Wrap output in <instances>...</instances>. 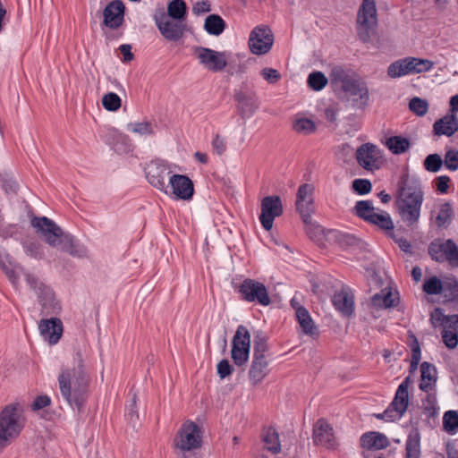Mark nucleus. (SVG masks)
Segmentation results:
<instances>
[{
	"label": "nucleus",
	"mask_w": 458,
	"mask_h": 458,
	"mask_svg": "<svg viewBox=\"0 0 458 458\" xmlns=\"http://www.w3.org/2000/svg\"><path fill=\"white\" fill-rule=\"evenodd\" d=\"M422 203L423 199H396L398 213L408 227H413L418 224Z\"/></svg>",
	"instance_id": "nucleus-14"
},
{
	"label": "nucleus",
	"mask_w": 458,
	"mask_h": 458,
	"mask_svg": "<svg viewBox=\"0 0 458 458\" xmlns=\"http://www.w3.org/2000/svg\"><path fill=\"white\" fill-rule=\"evenodd\" d=\"M443 342L449 349H454L458 344V335L456 332H452L444 329L442 332Z\"/></svg>",
	"instance_id": "nucleus-60"
},
{
	"label": "nucleus",
	"mask_w": 458,
	"mask_h": 458,
	"mask_svg": "<svg viewBox=\"0 0 458 458\" xmlns=\"http://www.w3.org/2000/svg\"><path fill=\"white\" fill-rule=\"evenodd\" d=\"M253 344V356L266 357L265 352L268 351V344L267 337L263 331L258 330L254 332Z\"/></svg>",
	"instance_id": "nucleus-42"
},
{
	"label": "nucleus",
	"mask_w": 458,
	"mask_h": 458,
	"mask_svg": "<svg viewBox=\"0 0 458 458\" xmlns=\"http://www.w3.org/2000/svg\"><path fill=\"white\" fill-rule=\"evenodd\" d=\"M102 106L107 111L115 112L120 109L122 99L116 93L108 92L102 98Z\"/></svg>",
	"instance_id": "nucleus-48"
},
{
	"label": "nucleus",
	"mask_w": 458,
	"mask_h": 458,
	"mask_svg": "<svg viewBox=\"0 0 458 458\" xmlns=\"http://www.w3.org/2000/svg\"><path fill=\"white\" fill-rule=\"evenodd\" d=\"M24 276L26 283L29 284L30 289L35 292L38 298L47 292V290H51V288L46 285L36 275L25 273Z\"/></svg>",
	"instance_id": "nucleus-45"
},
{
	"label": "nucleus",
	"mask_w": 458,
	"mask_h": 458,
	"mask_svg": "<svg viewBox=\"0 0 458 458\" xmlns=\"http://www.w3.org/2000/svg\"><path fill=\"white\" fill-rule=\"evenodd\" d=\"M454 210L449 202H445L439 208L438 214L436 217V225L438 228H447L452 223L454 217Z\"/></svg>",
	"instance_id": "nucleus-37"
},
{
	"label": "nucleus",
	"mask_w": 458,
	"mask_h": 458,
	"mask_svg": "<svg viewBox=\"0 0 458 458\" xmlns=\"http://www.w3.org/2000/svg\"><path fill=\"white\" fill-rule=\"evenodd\" d=\"M444 294L445 301H458V280L454 277H446L444 280Z\"/></svg>",
	"instance_id": "nucleus-43"
},
{
	"label": "nucleus",
	"mask_w": 458,
	"mask_h": 458,
	"mask_svg": "<svg viewBox=\"0 0 458 458\" xmlns=\"http://www.w3.org/2000/svg\"><path fill=\"white\" fill-rule=\"evenodd\" d=\"M24 252L35 259H43L45 257L44 246L38 240H27L22 242Z\"/></svg>",
	"instance_id": "nucleus-39"
},
{
	"label": "nucleus",
	"mask_w": 458,
	"mask_h": 458,
	"mask_svg": "<svg viewBox=\"0 0 458 458\" xmlns=\"http://www.w3.org/2000/svg\"><path fill=\"white\" fill-rule=\"evenodd\" d=\"M38 329L43 338L50 344H57L64 331L62 320L58 318L41 319Z\"/></svg>",
	"instance_id": "nucleus-25"
},
{
	"label": "nucleus",
	"mask_w": 458,
	"mask_h": 458,
	"mask_svg": "<svg viewBox=\"0 0 458 458\" xmlns=\"http://www.w3.org/2000/svg\"><path fill=\"white\" fill-rule=\"evenodd\" d=\"M36 233L50 247L56 248L74 258H83L87 254L85 247L69 233L47 216H34L30 221Z\"/></svg>",
	"instance_id": "nucleus-2"
},
{
	"label": "nucleus",
	"mask_w": 458,
	"mask_h": 458,
	"mask_svg": "<svg viewBox=\"0 0 458 458\" xmlns=\"http://www.w3.org/2000/svg\"><path fill=\"white\" fill-rule=\"evenodd\" d=\"M433 66L431 60L409 56L392 63L387 68V75L399 78L411 73H422L430 71Z\"/></svg>",
	"instance_id": "nucleus-6"
},
{
	"label": "nucleus",
	"mask_w": 458,
	"mask_h": 458,
	"mask_svg": "<svg viewBox=\"0 0 458 458\" xmlns=\"http://www.w3.org/2000/svg\"><path fill=\"white\" fill-rule=\"evenodd\" d=\"M181 439L176 446L182 451H191L201 446L202 430L201 428L192 421H188L182 426L179 431Z\"/></svg>",
	"instance_id": "nucleus-13"
},
{
	"label": "nucleus",
	"mask_w": 458,
	"mask_h": 458,
	"mask_svg": "<svg viewBox=\"0 0 458 458\" xmlns=\"http://www.w3.org/2000/svg\"><path fill=\"white\" fill-rule=\"evenodd\" d=\"M38 299L41 305V313L44 316L57 315L61 311V305L55 299L52 289L47 290V292H45Z\"/></svg>",
	"instance_id": "nucleus-31"
},
{
	"label": "nucleus",
	"mask_w": 458,
	"mask_h": 458,
	"mask_svg": "<svg viewBox=\"0 0 458 458\" xmlns=\"http://www.w3.org/2000/svg\"><path fill=\"white\" fill-rule=\"evenodd\" d=\"M261 213L259 221L266 231L271 230L276 217L280 216L283 212V204L280 196H266L261 200Z\"/></svg>",
	"instance_id": "nucleus-12"
},
{
	"label": "nucleus",
	"mask_w": 458,
	"mask_h": 458,
	"mask_svg": "<svg viewBox=\"0 0 458 458\" xmlns=\"http://www.w3.org/2000/svg\"><path fill=\"white\" fill-rule=\"evenodd\" d=\"M225 28V21L218 14H210L205 19L204 30L209 35L219 36L224 32Z\"/></svg>",
	"instance_id": "nucleus-35"
},
{
	"label": "nucleus",
	"mask_w": 458,
	"mask_h": 458,
	"mask_svg": "<svg viewBox=\"0 0 458 458\" xmlns=\"http://www.w3.org/2000/svg\"><path fill=\"white\" fill-rule=\"evenodd\" d=\"M458 131V117L455 114H446L433 124V132L437 136H453Z\"/></svg>",
	"instance_id": "nucleus-27"
},
{
	"label": "nucleus",
	"mask_w": 458,
	"mask_h": 458,
	"mask_svg": "<svg viewBox=\"0 0 458 458\" xmlns=\"http://www.w3.org/2000/svg\"><path fill=\"white\" fill-rule=\"evenodd\" d=\"M194 53L197 55L199 63L213 72H221L227 65L225 52H217L208 47H196Z\"/></svg>",
	"instance_id": "nucleus-15"
},
{
	"label": "nucleus",
	"mask_w": 458,
	"mask_h": 458,
	"mask_svg": "<svg viewBox=\"0 0 458 458\" xmlns=\"http://www.w3.org/2000/svg\"><path fill=\"white\" fill-rule=\"evenodd\" d=\"M421 382L419 385L420 390L428 393L435 389L437 381V371L436 367L424 361L420 364Z\"/></svg>",
	"instance_id": "nucleus-28"
},
{
	"label": "nucleus",
	"mask_w": 458,
	"mask_h": 458,
	"mask_svg": "<svg viewBox=\"0 0 458 458\" xmlns=\"http://www.w3.org/2000/svg\"><path fill=\"white\" fill-rule=\"evenodd\" d=\"M331 83H340L342 90L352 96H359L358 98H353V104L363 109L368 106L369 96V89L365 82L360 79L352 77L347 71L341 66H335L332 69L330 73Z\"/></svg>",
	"instance_id": "nucleus-3"
},
{
	"label": "nucleus",
	"mask_w": 458,
	"mask_h": 458,
	"mask_svg": "<svg viewBox=\"0 0 458 458\" xmlns=\"http://www.w3.org/2000/svg\"><path fill=\"white\" fill-rule=\"evenodd\" d=\"M153 20L161 36L168 42L180 41L187 30L186 22L167 18L164 8L156 11Z\"/></svg>",
	"instance_id": "nucleus-7"
},
{
	"label": "nucleus",
	"mask_w": 458,
	"mask_h": 458,
	"mask_svg": "<svg viewBox=\"0 0 458 458\" xmlns=\"http://www.w3.org/2000/svg\"><path fill=\"white\" fill-rule=\"evenodd\" d=\"M2 182V188L7 195L15 196L19 191V182L13 176L4 174L0 178Z\"/></svg>",
	"instance_id": "nucleus-49"
},
{
	"label": "nucleus",
	"mask_w": 458,
	"mask_h": 458,
	"mask_svg": "<svg viewBox=\"0 0 458 458\" xmlns=\"http://www.w3.org/2000/svg\"><path fill=\"white\" fill-rule=\"evenodd\" d=\"M250 334L243 325L238 326L232 339L231 358L237 367L246 365L250 358Z\"/></svg>",
	"instance_id": "nucleus-9"
},
{
	"label": "nucleus",
	"mask_w": 458,
	"mask_h": 458,
	"mask_svg": "<svg viewBox=\"0 0 458 458\" xmlns=\"http://www.w3.org/2000/svg\"><path fill=\"white\" fill-rule=\"evenodd\" d=\"M353 214L363 221L369 220L371 216L375 214V208L371 200H359L356 202Z\"/></svg>",
	"instance_id": "nucleus-41"
},
{
	"label": "nucleus",
	"mask_w": 458,
	"mask_h": 458,
	"mask_svg": "<svg viewBox=\"0 0 458 458\" xmlns=\"http://www.w3.org/2000/svg\"><path fill=\"white\" fill-rule=\"evenodd\" d=\"M145 173L148 182L153 187L167 193L168 184L165 182V179L171 174V171L165 165L158 160L152 161L147 165Z\"/></svg>",
	"instance_id": "nucleus-22"
},
{
	"label": "nucleus",
	"mask_w": 458,
	"mask_h": 458,
	"mask_svg": "<svg viewBox=\"0 0 458 458\" xmlns=\"http://www.w3.org/2000/svg\"><path fill=\"white\" fill-rule=\"evenodd\" d=\"M394 410H396L401 415H403L407 411L409 402L405 403V400L395 394L393 401L390 403Z\"/></svg>",
	"instance_id": "nucleus-64"
},
{
	"label": "nucleus",
	"mask_w": 458,
	"mask_h": 458,
	"mask_svg": "<svg viewBox=\"0 0 458 458\" xmlns=\"http://www.w3.org/2000/svg\"><path fill=\"white\" fill-rule=\"evenodd\" d=\"M233 99L236 103L238 114L242 118H250L259 107V97L255 90L242 83L239 89H235Z\"/></svg>",
	"instance_id": "nucleus-10"
},
{
	"label": "nucleus",
	"mask_w": 458,
	"mask_h": 458,
	"mask_svg": "<svg viewBox=\"0 0 458 458\" xmlns=\"http://www.w3.org/2000/svg\"><path fill=\"white\" fill-rule=\"evenodd\" d=\"M327 82L328 80L322 72H313L310 73L307 80L309 87L315 91L323 89Z\"/></svg>",
	"instance_id": "nucleus-46"
},
{
	"label": "nucleus",
	"mask_w": 458,
	"mask_h": 458,
	"mask_svg": "<svg viewBox=\"0 0 458 458\" xmlns=\"http://www.w3.org/2000/svg\"><path fill=\"white\" fill-rule=\"evenodd\" d=\"M19 403L6 405L0 412V451L19 437L24 428Z\"/></svg>",
	"instance_id": "nucleus-4"
},
{
	"label": "nucleus",
	"mask_w": 458,
	"mask_h": 458,
	"mask_svg": "<svg viewBox=\"0 0 458 458\" xmlns=\"http://www.w3.org/2000/svg\"><path fill=\"white\" fill-rule=\"evenodd\" d=\"M367 223L377 225L378 228L385 231H393L394 229V223L390 215L383 210H381L380 213L375 212Z\"/></svg>",
	"instance_id": "nucleus-38"
},
{
	"label": "nucleus",
	"mask_w": 458,
	"mask_h": 458,
	"mask_svg": "<svg viewBox=\"0 0 458 458\" xmlns=\"http://www.w3.org/2000/svg\"><path fill=\"white\" fill-rule=\"evenodd\" d=\"M420 433L418 428H413L407 436L404 458H420Z\"/></svg>",
	"instance_id": "nucleus-32"
},
{
	"label": "nucleus",
	"mask_w": 458,
	"mask_h": 458,
	"mask_svg": "<svg viewBox=\"0 0 458 458\" xmlns=\"http://www.w3.org/2000/svg\"><path fill=\"white\" fill-rule=\"evenodd\" d=\"M443 165L450 171L458 170V149H447L443 159Z\"/></svg>",
	"instance_id": "nucleus-54"
},
{
	"label": "nucleus",
	"mask_w": 458,
	"mask_h": 458,
	"mask_svg": "<svg viewBox=\"0 0 458 458\" xmlns=\"http://www.w3.org/2000/svg\"><path fill=\"white\" fill-rule=\"evenodd\" d=\"M293 130L303 134H310L316 131V125L311 119L299 118L293 123Z\"/></svg>",
	"instance_id": "nucleus-52"
},
{
	"label": "nucleus",
	"mask_w": 458,
	"mask_h": 458,
	"mask_svg": "<svg viewBox=\"0 0 458 458\" xmlns=\"http://www.w3.org/2000/svg\"><path fill=\"white\" fill-rule=\"evenodd\" d=\"M327 240L343 250L346 251H365L367 243L353 233L343 232L335 229L328 230L326 233Z\"/></svg>",
	"instance_id": "nucleus-11"
},
{
	"label": "nucleus",
	"mask_w": 458,
	"mask_h": 458,
	"mask_svg": "<svg viewBox=\"0 0 458 458\" xmlns=\"http://www.w3.org/2000/svg\"><path fill=\"white\" fill-rule=\"evenodd\" d=\"M428 253L430 258L438 262L447 261L453 267H458V246L452 239L443 242L441 239H435L428 247Z\"/></svg>",
	"instance_id": "nucleus-8"
},
{
	"label": "nucleus",
	"mask_w": 458,
	"mask_h": 458,
	"mask_svg": "<svg viewBox=\"0 0 458 458\" xmlns=\"http://www.w3.org/2000/svg\"><path fill=\"white\" fill-rule=\"evenodd\" d=\"M172 188V193L176 199L190 200L194 194V185L192 181L183 174H173L168 181V186Z\"/></svg>",
	"instance_id": "nucleus-24"
},
{
	"label": "nucleus",
	"mask_w": 458,
	"mask_h": 458,
	"mask_svg": "<svg viewBox=\"0 0 458 458\" xmlns=\"http://www.w3.org/2000/svg\"><path fill=\"white\" fill-rule=\"evenodd\" d=\"M387 437L377 431H369L360 437V445L364 450L377 451L386 449L389 445Z\"/></svg>",
	"instance_id": "nucleus-26"
},
{
	"label": "nucleus",
	"mask_w": 458,
	"mask_h": 458,
	"mask_svg": "<svg viewBox=\"0 0 458 458\" xmlns=\"http://www.w3.org/2000/svg\"><path fill=\"white\" fill-rule=\"evenodd\" d=\"M423 191L420 179L411 176L405 171L400 176L397 182V199H423Z\"/></svg>",
	"instance_id": "nucleus-18"
},
{
	"label": "nucleus",
	"mask_w": 458,
	"mask_h": 458,
	"mask_svg": "<svg viewBox=\"0 0 458 458\" xmlns=\"http://www.w3.org/2000/svg\"><path fill=\"white\" fill-rule=\"evenodd\" d=\"M263 441L266 445L267 450L271 452L274 454H277L281 452V444L279 441V434L278 432L273 428H269L264 437Z\"/></svg>",
	"instance_id": "nucleus-40"
},
{
	"label": "nucleus",
	"mask_w": 458,
	"mask_h": 458,
	"mask_svg": "<svg viewBox=\"0 0 458 458\" xmlns=\"http://www.w3.org/2000/svg\"><path fill=\"white\" fill-rule=\"evenodd\" d=\"M268 361L266 357H252L249 378L253 386L260 384L268 374Z\"/></svg>",
	"instance_id": "nucleus-29"
},
{
	"label": "nucleus",
	"mask_w": 458,
	"mask_h": 458,
	"mask_svg": "<svg viewBox=\"0 0 458 458\" xmlns=\"http://www.w3.org/2000/svg\"><path fill=\"white\" fill-rule=\"evenodd\" d=\"M358 23L366 30L360 32V38L366 42L369 38L368 30L377 25V8L375 0H363L358 11Z\"/></svg>",
	"instance_id": "nucleus-19"
},
{
	"label": "nucleus",
	"mask_w": 458,
	"mask_h": 458,
	"mask_svg": "<svg viewBox=\"0 0 458 458\" xmlns=\"http://www.w3.org/2000/svg\"><path fill=\"white\" fill-rule=\"evenodd\" d=\"M240 299L247 302L258 303L261 306L271 304V298L267 286L255 279L245 278L242 283L234 286Z\"/></svg>",
	"instance_id": "nucleus-5"
},
{
	"label": "nucleus",
	"mask_w": 458,
	"mask_h": 458,
	"mask_svg": "<svg viewBox=\"0 0 458 458\" xmlns=\"http://www.w3.org/2000/svg\"><path fill=\"white\" fill-rule=\"evenodd\" d=\"M313 191V185L309 183H303L298 188L295 206L302 222H309L310 215L315 211Z\"/></svg>",
	"instance_id": "nucleus-17"
},
{
	"label": "nucleus",
	"mask_w": 458,
	"mask_h": 458,
	"mask_svg": "<svg viewBox=\"0 0 458 458\" xmlns=\"http://www.w3.org/2000/svg\"><path fill=\"white\" fill-rule=\"evenodd\" d=\"M305 225V231L308 236L313 241H319L322 238V234L324 233V229L318 225H315L311 221V217L309 222H303Z\"/></svg>",
	"instance_id": "nucleus-57"
},
{
	"label": "nucleus",
	"mask_w": 458,
	"mask_h": 458,
	"mask_svg": "<svg viewBox=\"0 0 458 458\" xmlns=\"http://www.w3.org/2000/svg\"><path fill=\"white\" fill-rule=\"evenodd\" d=\"M352 187L359 195H365L371 191L372 184L368 179H355L352 181Z\"/></svg>",
	"instance_id": "nucleus-58"
},
{
	"label": "nucleus",
	"mask_w": 458,
	"mask_h": 458,
	"mask_svg": "<svg viewBox=\"0 0 458 458\" xmlns=\"http://www.w3.org/2000/svg\"><path fill=\"white\" fill-rule=\"evenodd\" d=\"M165 16L170 19L186 22L187 4L184 0H172L167 4V11Z\"/></svg>",
	"instance_id": "nucleus-34"
},
{
	"label": "nucleus",
	"mask_w": 458,
	"mask_h": 458,
	"mask_svg": "<svg viewBox=\"0 0 458 458\" xmlns=\"http://www.w3.org/2000/svg\"><path fill=\"white\" fill-rule=\"evenodd\" d=\"M443 428L449 434H454L458 429V411H447L443 416Z\"/></svg>",
	"instance_id": "nucleus-47"
},
{
	"label": "nucleus",
	"mask_w": 458,
	"mask_h": 458,
	"mask_svg": "<svg viewBox=\"0 0 458 458\" xmlns=\"http://www.w3.org/2000/svg\"><path fill=\"white\" fill-rule=\"evenodd\" d=\"M18 227L17 225H0V237L4 239L12 238L17 234Z\"/></svg>",
	"instance_id": "nucleus-63"
},
{
	"label": "nucleus",
	"mask_w": 458,
	"mask_h": 458,
	"mask_svg": "<svg viewBox=\"0 0 458 458\" xmlns=\"http://www.w3.org/2000/svg\"><path fill=\"white\" fill-rule=\"evenodd\" d=\"M332 302L335 310L345 317H351L354 313L353 296L344 290L335 292Z\"/></svg>",
	"instance_id": "nucleus-30"
},
{
	"label": "nucleus",
	"mask_w": 458,
	"mask_h": 458,
	"mask_svg": "<svg viewBox=\"0 0 458 458\" xmlns=\"http://www.w3.org/2000/svg\"><path fill=\"white\" fill-rule=\"evenodd\" d=\"M51 403V399L47 394L38 395L33 403H31L30 407L32 411H38L41 410Z\"/></svg>",
	"instance_id": "nucleus-62"
},
{
	"label": "nucleus",
	"mask_w": 458,
	"mask_h": 458,
	"mask_svg": "<svg viewBox=\"0 0 458 458\" xmlns=\"http://www.w3.org/2000/svg\"><path fill=\"white\" fill-rule=\"evenodd\" d=\"M386 147L394 155L405 153L411 147V141L408 138L396 135L391 136L386 140Z\"/></svg>",
	"instance_id": "nucleus-36"
},
{
	"label": "nucleus",
	"mask_w": 458,
	"mask_h": 458,
	"mask_svg": "<svg viewBox=\"0 0 458 458\" xmlns=\"http://www.w3.org/2000/svg\"><path fill=\"white\" fill-rule=\"evenodd\" d=\"M125 6L121 0L111 1L103 11V25L115 30L124 21Z\"/></svg>",
	"instance_id": "nucleus-23"
},
{
	"label": "nucleus",
	"mask_w": 458,
	"mask_h": 458,
	"mask_svg": "<svg viewBox=\"0 0 458 458\" xmlns=\"http://www.w3.org/2000/svg\"><path fill=\"white\" fill-rule=\"evenodd\" d=\"M409 109L417 116H424L428 110V103L419 97L412 98L409 102Z\"/></svg>",
	"instance_id": "nucleus-50"
},
{
	"label": "nucleus",
	"mask_w": 458,
	"mask_h": 458,
	"mask_svg": "<svg viewBox=\"0 0 458 458\" xmlns=\"http://www.w3.org/2000/svg\"><path fill=\"white\" fill-rule=\"evenodd\" d=\"M450 319H454L458 323V314L454 315H445L441 308H435L430 314V323L432 327H437V324L441 322L445 324Z\"/></svg>",
	"instance_id": "nucleus-51"
},
{
	"label": "nucleus",
	"mask_w": 458,
	"mask_h": 458,
	"mask_svg": "<svg viewBox=\"0 0 458 458\" xmlns=\"http://www.w3.org/2000/svg\"><path fill=\"white\" fill-rule=\"evenodd\" d=\"M296 318L305 335L311 337L318 336L319 335L318 329L306 308H298V315H296Z\"/></svg>",
	"instance_id": "nucleus-33"
},
{
	"label": "nucleus",
	"mask_w": 458,
	"mask_h": 458,
	"mask_svg": "<svg viewBox=\"0 0 458 458\" xmlns=\"http://www.w3.org/2000/svg\"><path fill=\"white\" fill-rule=\"evenodd\" d=\"M437 397L434 394L427 393L426 397L422 400L424 412L428 417H436L437 415V408L436 406Z\"/></svg>",
	"instance_id": "nucleus-55"
},
{
	"label": "nucleus",
	"mask_w": 458,
	"mask_h": 458,
	"mask_svg": "<svg viewBox=\"0 0 458 458\" xmlns=\"http://www.w3.org/2000/svg\"><path fill=\"white\" fill-rule=\"evenodd\" d=\"M444 288V281L436 276H430L425 280L423 284V291L427 294L437 295L442 293Z\"/></svg>",
	"instance_id": "nucleus-44"
},
{
	"label": "nucleus",
	"mask_w": 458,
	"mask_h": 458,
	"mask_svg": "<svg viewBox=\"0 0 458 458\" xmlns=\"http://www.w3.org/2000/svg\"><path fill=\"white\" fill-rule=\"evenodd\" d=\"M78 362L72 369H62L58 376L59 388L62 396L72 408L79 412L83 411L89 395L90 377L86 372L80 352H77Z\"/></svg>",
	"instance_id": "nucleus-1"
},
{
	"label": "nucleus",
	"mask_w": 458,
	"mask_h": 458,
	"mask_svg": "<svg viewBox=\"0 0 458 458\" xmlns=\"http://www.w3.org/2000/svg\"><path fill=\"white\" fill-rule=\"evenodd\" d=\"M260 74L270 84L276 83L282 78L281 73L274 68H263Z\"/></svg>",
	"instance_id": "nucleus-61"
},
{
	"label": "nucleus",
	"mask_w": 458,
	"mask_h": 458,
	"mask_svg": "<svg viewBox=\"0 0 458 458\" xmlns=\"http://www.w3.org/2000/svg\"><path fill=\"white\" fill-rule=\"evenodd\" d=\"M312 439L316 445L324 446L327 449H335L337 445L333 427L323 418L318 420L314 424Z\"/></svg>",
	"instance_id": "nucleus-21"
},
{
	"label": "nucleus",
	"mask_w": 458,
	"mask_h": 458,
	"mask_svg": "<svg viewBox=\"0 0 458 458\" xmlns=\"http://www.w3.org/2000/svg\"><path fill=\"white\" fill-rule=\"evenodd\" d=\"M216 369L220 378L224 379L229 377L234 371V367L230 364L228 360L223 359L218 362Z\"/></svg>",
	"instance_id": "nucleus-59"
},
{
	"label": "nucleus",
	"mask_w": 458,
	"mask_h": 458,
	"mask_svg": "<svg viewBox=\"0 0 458 458\" xmlns=\"http://www.w3.org/2000/svg\"><path fill=\"white\" fill-rule=\"evenodd\" d=\"M127 129L140 135H151L154 133L152 124L149 122L130 123L127 125Z\"/></svg>",
	"instance_id": "nucleus-56"
},
{
	"label": "nucleus",
	"mask_w": 458,
	"mask_h": 458,
	"mask_svg": "<svg viewBox=\"0 0 458 458\" xmlns=\"http://www.w3.org/2000/svg\"><path fill=\"white\" fill-rule=\"evenodd\" d=\"M423 165L428 172L437 173L443 165V159L441 156L437 153L429 154L424 159Z\"/></svg>",
	"instance_id": "nucleus-53"
},
{
	"label": "nucleus",
	"mask_w": 458,
	"mask_h": 458,
	"mask_svg": "<svg viewBox=\"0 0 458 458\" xmlns=\"http://www.w3.org/2000/svg\"><path fill=\"white\" fill-rule=\"evenodd\" d=\"M274 37L268 27H256L250 32L249 47L254 55L267 54L272 47Z\"/></svg>",
	"instance_id": "nucleus-16"
},
{
	"label": "nucleus",
	"mask_w": 458,
	"mask_h": 458,
	"mask_svg": "<svg viewBox=\"0 0 458 458\" xmlns=\"http://www.w3.org/2000/svg\"><path fill=\"white\" fill-rule=\"evenodd\" d=\"M381 151L377 146L372 143H363L356 150L358 164L366 170L378 169Z\"/></svg>",
	"instance_id": "nucleus-20"
}]
</instances>
